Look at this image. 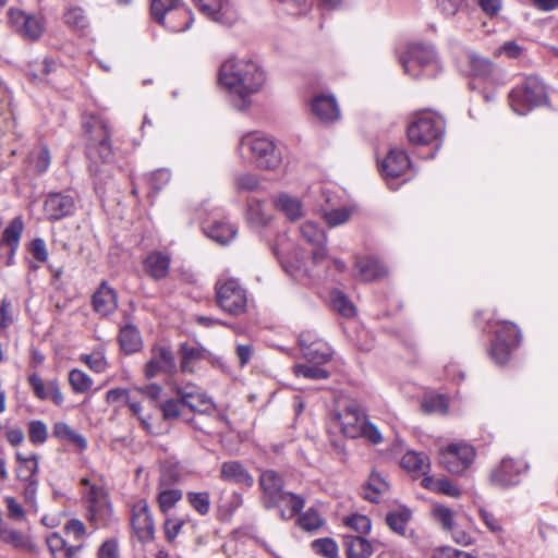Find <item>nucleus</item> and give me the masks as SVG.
Listing matches in <instances>:
<instances>
[{"label":"nucleus","instance_id":"393cba45","mask_svg":"<svg viewBox=\"0 0 558 558\" xmlns=\"http://www.w3.org/2000/svg\"><path fill=\"white\" fill-rule=\"evenodd\" d=\"M28 383L33 388L35 396L39 400L44 401L50 399L56 405L63 404L64 398L60 390L58 380L53 379L45 384L39 375L32 374L28 377Z\"/></svg>","mask_w":558,"mask_h":558},{"label":"nucleus","instance_id":"9b49d317","mask_svg":"<svg viewBox=\"0 0 558 558\" xmlns=\"http://www.w3.org/2000/svg\"><path fill=\"white\" fill-rule=\"evenodd\" d=\"M216 299L219 307L231 315L242 314L246 308V292L235 279L218 281Z\"/></svg>","mask_w":558,"mask_h":558},{"label":"nucleus","instance_id":"c85d7f7f","mask_svg":"<svg viewBox=\"0 0 558 558\" xmlns=\"http://www.w3.org/2000/svg\"><path fill=\"white\" fill-rule=\"evenodd\" d=\"M0 541L11 545L15 549L35 553L36 546L28 536L20 531L4 526L0 531Z\"/></svg>","mask_w":558,"mask_h":558},{"label":"nucleus","instance_id":"4be33fe9","mask_svg":"<svg viewBox=\"0 0 558 558\" xmlns=\"http://www.w3.org/2000/svg\"><path fill=\"white\" fill-rule=\"evenodd\" d=\"M311 109L313 114L325 123L336 121L340 117L337 100L331 94L315 95L311 102Z\"/></svg>","mask_w":558,"mask_h":558},{"label":"nucleus","instance_id":"c03bdc74","mask_svg":"<svg viewBox=\"0 0 558 558\" xmlns=\"http://www.w3.org/2000/svg\"><path fill=\"white\" fill-rule=\"evenodd\" d=\"M277 206L287 215L291 220L299 219L302 215L301 202L288 194H280L276 201Z\"/></svg>","mask_w":558,"mask_h":558},{"label":"nucleus","instance_id":"bf43d9fd","mask_svg":"<svg viewBox=\"0 0 558 558\" xmlns=\"http://www.w3.org/2000/svg\"><path fill=\"white\" fill-rule=\"evenodd\" d=\"M388 488V484L380 478L379 475L372 474L366 492L364 494V498L371 501H376L377 496Z\"/></svg>","mask_w":558,"mask_h":558},{"label":"nucleus","instance_id":"412c9836","mask_svg":"<svg viewBox=\"0 0 558 558\" xmlns=\"http://www.w3.org/2000/svg\"><path fill=\"white\" fill-rule=\"evenodd\" d=\"M175 392L180 402L193 412H205L214 407L211 400L192 384L177 387Z\"/></svg>","mask_w":558,"mask_h":558},{"label":"nucleus","instance_id":"7ed1b4c3","mask_svg":"<svg viewBox=\"0 0 558 558\" xmlns=\"http://www.w3.org/2000/svg\"><path fill=\"white\" fill-rule=\"evenodd\" d=\"M239 147L247 150L252 161L263 170H276L282 162V148L269 136L247 133L242 136Z\"/></svg>","mask_w":558,"mask_h":558},{"label":"nucleus","instance_id":"2f4dec72","mask_svg":"<svg viewBox=\"0 0 558 558\" xmlns=\"http://www.w3.org/2000/svg\"><path fill=\"white\" fill-rule=\"evenodd\" d=\"M46 543L52 558H74L81 548V546H68L58 533H51L47 536Z\"/></svg>","mask_w":558,"mask_h":558},{"label":"nucleus","instance_id":"09e8293b","mask_svg":"<svg viewBox=\"0 0 558 558\" xmlns=\"http://www.w3.org/2000/svg\"><path fill=\"white\" fill-rule=\"evenodd\" d=\"M354 211V207L336 208L325 211L323 214V218L330 228H333L345 223L351 218Z\"/></svg>","mask_w":558,"mask_h":558},{"label":"nucleus","instance_id":"052dcab7","mask_svg":"<svg viewBox=\"0 0 558 558\" xmlns=\"http://www.w3.org/2000/svg\"><path fill=\"white\" fill-rule=\"evenodd\" d=\"M471 71L474 76L486 78L495 72V66L488 59L473 58L471 60Z\"/></svg>","mask_w":558,"mask_h":558},{"label":"nucleus","instance_id":"864d4df0","mask_svg":"<svg viewBox=\"0 0 558 558\" xmlns=\"http://www.w3.org/2000/svg\"><path fill=\"white\" fill-rule=\"evenodd\" d=\"M421 409L425 413H446L448 410V402L442 395L426 396L421 402Z\"/></svg>","mask_w":558,"mask_h":558},{"label":"nucleus","instance_id":"69168bd1","mask_svg":"<svg viewBox=\"0 0 558 558\" xmlns=\"http://www.w3.org/2000/svg\"><path fill=\"white\" fill-rule=\"evenodd\" d=\"M185 521L181 518H167L163 523L165 536L168 543H173L180 534Z\"/></svg>","mask_w":558,"mask_h":558},{"label":"nucleus","instance_id":"5701e85b","mask_svg":"<svg viewBox=\"0 0 558 558\" xmlns=\"http://www.w3.org/2000/svg\"><path fill=\"white\" fill-rule=\"evenodd\" d=\"M219 477L223 482L244 487H252L254 484V478L242 462L236 460L223 462L220 468Z\"/></svg>","mask_w":558,"mask_h":558},{"label":"nucleus","instance_id":"a211bd4d","mask_svg":"<svg viewBox=\"0 0 558 558\" xmlns=\"http://www.w3.org/2000/svg\"><path fill=\"white\" fill-rule=\"evenodd\" d=\"M198 10L211 21L230 26L235 21L229 3L225 0H193Z\"/></svg>","mask_w":558,"mask_h":558},{"label":"nucleus","instance_id":"49530a36","mask_svg":"<svg viewBox=\"0 0 558 558\" xmlns=\"http://www.w3.org/2000/svg\"><path fill=\"white\" fill-rule=\"evenodd\" d=\"M69 384L76 393H85L93 386V379L83 371L74 368L69 373Z\"/></svg>","mask_w":558,"mask_h":558},{"label":"nucleus","instance_id":"cd10ccee","mask_svg":"<svg viewBox=\"0 0 558 558\" xmlns=\"http://www.w3.org/2000/svg\"><path fill=\"white\" fill-rule=\"evenodd\" d=\"M355 267L359 270V277L363 281H375L387 276V268L376 258H360Z\"/></svg>","mask_w":558,"mask_h":558},{"label":"nucleus","instance_id":"dca6fc26","mask_svg":"<svg viewBox=\"0 0 558 558\" xmlns=\"http://www.w3.org/2000/svg\"><path fill=\"white\" fill-rule=\"evenodd\" d=\"M8 14L11 26L24 38L37 40L41 36L44 26L37 16L17 9H10Z\"/></svg>","mask_w":558,"mask_h":558},{"label":"nucleus","instance_id":"8fccbe9b","mask_svg":"<svg viewBox=\"0 0 558 558\" xmlns=\"http://www.w3.org/2000/svg\"><path fill=\"white\" fill-rule=\"evenodd\" d=\"M182 492L177 488H167L158 493L157 501L162 513H167L175 504L182 499Z\"/></svg>","mask_w":558,"mask_h":558},{"label":"nucleus","instance_id":"39448f33","mask_svg":"<svg viewBox=\"0 0 558 558\" xmlns=\"http://www.w3.org/2000/svg\"><path fill=\"white\" fill-rule=\"evenodd\" d=\"M150 14L171 32H185L194 22L192 11L181 0H151Z\"/></svg>","mask_w":558,"mask_h":558},{"label":"nucleus","instance_id":"2eb2a0df","mask_svg":"<svg viewBox=\"0 0 558 558\" xmlns=\"http://www.w3.org/2000/svg\"><path fill=\"white\" fill-rule=\"evenodd\" d=\"M504 331H511L513 337L502 338V332H497L489 350L492 359L500 365L509 360L511 350L520 344L522 338L520 329L514 324H506Z\"/></svg>","mask_w":558,"mask_h":558},{"label":"nucleus","instance_id":"de8ad7c7","mask_svg":"<svg viewBox=\"0 0 558 558\" xmlns=\"http://www.w3.org/2000/svg\"><path fill=\"white\" fill-rule=\"evenodd\" d=\"M81 361L96 373H104L108 368L105 351L101 348L94 350L90 354H82Z\"/></svg>","mask_w":558,"mask_h":558},{"label":"nucleus","instance_id":"603ef678","mask_svg":"<svg viewBox=\"0 0 558 558\" xmlns=\"http://www.w3.org/2000/svg\"><path fill=\"white\" fill-rule=\"evenodd\" d=\"M191 507L201 515H206L210 509V497L207 492H189L186 495Z\"/></svg>","mask_w":558,"mask_h":558},{"label":"nucleus","instance_id":"7c9ffc66","mask_svg":"<svg viewBox=\"0 0 558 558\" xmlns=\"http://www.w3.org/2000/svg\"><path fill=\"white\" fill-rule=\"evenodd\" d=\"M422 485L435 493H439L449 497L458 498L461 496V489L446 477L425 476Z\"/></svg>","mask_w":558,"mask_h":558},{"label":"nucleus","instance_id":"473e14b6","mask_svg":"<svg viewBox=\"0 0 558 558\" xmlns=\"http://www.w3.org/2000/svg\"><path fill=\"white\" fill-rule=\"evenodd\" d=\"M305 505V500L300 495L286 492L280 497V517L282 520H290L296 515Z\"/></svg>","mask_w":558,"mask_h":558},{"label":"nucleus","instance_id":"20e7f679","mask_svg":"<svg viewBox=\"0 0 558 558\" xmlns=\"http://www.w3.org/2000/svg\"><path fill=\"white\" fill-rule=\"evenodd\" d=\"M445 134L444 120L430 112H424L408 126V137L413 144L430 146L432 151L427 155L433 158L442 144Z\"/></svg>","mask_w":558,"mask_h":558},{"label":"nucleus","instance_id":"f3484780","mask_svg":"<svg viewBox=\"0 0 558 558\" xmlns=\"http://www.w3.org/2000/svg\"><path fill=\"white\" fill-rule=\"evenodd\" d=\"M175 361L172 351L167 347H157L151 350V356L145 364V377L150 379L161 373H172Z\"/></svg>","mask_w":558,"mask_h":558},{"label":"nucleus","instance_id":"423d86ee","mask_svg":"<svg viewBox=\"0 0 558 558\" xmlns=\"http://www.w3.org/2000/svg\"><path fill=\"white\" fill-rule=\"evenodd\" d=\"M399 61L404 73L413 77H434L440 69L434 47L422 43L409 45Z\"/></svg>","mask_w":558,"mask_h":558},{"label":"nucleus","instance_id":"0e129e2a","mask_svg":"<svg viewBox=\"0 0 558 558\" xmlns=\"http://www.w3.org/2000/svg\"><path fill=\"white\" fill-rule=\"evenodd\" d=\"M47 426L41 421H32L28 424V438L33 444H44L47 439Z\"/></svg>","mask_w":558,"mask_h":558},{"label":"nucleus","instance_id":"ea45409f","mask_svg":"<svg viewBox=\"0 0 558 558\" xmlns=\"http://www.w3.org/2000/svg\"><path fill=\"white\" fill-rule=\"evenodd\" d=\"M180 355H181L180 367H181L182 372L192 373L193 372L192 363L195 361L202 360L204 357V352H203V349L199 347L183 343L180 347Z\"/></svg>","mask_w":558,"mask_h":558},{"label":"nucleus","instance_id":"680f3d73","mask_svg":"<svg viewBox=\"0 0 558 558\" xmlns=\"http://www.w3.org/2000/svg\"><path fill=\"white\" fill-rule=\"evenodd\" d=\"M433 514L446 531H453V512L450 508L437 505L433 508Z\"/></svg>","mask_w":558,"mask_h":558},{"label":"nucleus","instance_id":"b1692460","mask_svg":"<svg viewBox=\"0 0 558 558\" xmlns=\"http://www.w3.org/2000/svg\"><path fill=\"white\" fill-rule=\"evenodd\" d=\"M381 174H403L408 170H415L408 154L400 148H391L379 163Z\"/></svg>","mask_w":558,"mask_h":558},{"label":"nucleus","instance_id":"4468645a","mask_svg":"<svg viewBox=\"0 0 558 558\" xmlns=\"http://www.w3.org/2000/svg\"><path fill=\"white\" fill-rule=\"evenodd\" d=\"M299 345L304 359L317 365L331 359V350L326 342L318 339L312 331H303L299 336Z\"/></svg>","mask_w":558,"mask_h":558},{"label":"nucleus","instance_id":"774afa93","mask_svg":"<svg viewBox=\"0 0 558 558\" xmlns=\"http://www.w3.org/2000/svg\"><path fill=\"white\" fill-rule=\"evenodd\" d=\"M98 558H120L119 545L116 539H107L98 550Z\"/></svg>","mask_w":558,"mask_h":558},{"label":"nucleus","instance_id":"a19ab883","mask_svg":"<svg viewBox=\"0 0 558 558\" xmlns=\"http://www.w3.org/2000/svg\"><path fill=\"white\" fill-rule=\"evenodd\" d=\"M300 232L303 239L311 245L327 243V234L323 229L318 227L317 223L313 221H306L302 223L300 227Z\"/></svg>","mask_w":558,"mask_h":558},{"label":"nucleus","instance_id":"a878e982","mask_svg":"<svg viewBox=\"0 0 558 558\" xmlns=\"http://www.w3.org/2000/svg\"><path fill=\"white\" fill-rule=\"evenodd\" d=\"M92 304L96 313L108 316L118 307L117 293L106 281H102L93 294Z\"/></svg>","mask_w":558,"mask_h":558},{"label":"nucleus","instance_id":"58836bf2","mask_svg":"<svg viewBox=\"0 0 558 558\" xmlns=\"http://www.w3.org/2000/svg\"><path fill=\"white\" fill-rule=\"evenodd\" d=\"M23 229L24 223L22 218L16 217L9 223V226L3 231L2 241L10 246V248L12 250V254H15Z\"/></svg>","mask_w":558,"mask_h":558},{"label":"nucleus","instance_id":"e433bc0d","mask_svg":"<svg viewBox=\"0 0 558 558\" xmlns=\"http://www.w3.org/2000/svg\"><path fill=\"white\" fill-rule=\"evenodd\" d=\"M16 460L19 466L16 469V475L21 481L33 482V477L38 471V461L35 454L31 457H23L21 452H16Z\"/></svg>","mask_w":558,"mask_h":558},{"label":"nucleus","instance_id":"9d476101","mask_svg":"<svg viewBox=\"0 0 558 558\" xmlns=\"http://www.w3.org/2000/svg\"><path fill=\"white\" fill-rule=\"evenodd\" d=\"M83 498L87 508V520L95 529L107 525L112 517V507L106 489L90 485Z\"/></svg>","mask_w":558,"mask_h":558},{"label":"nucleus","instance_id":"6e6d98bb","mask_svg":"<svg viewBox=\"0 0 558 558\" xmlns=\"http://www.w3.org/2000/svg\"><path fill=\"white\" fill-rule=\"evenodd\" d=\"M294 374L296 376H302L307 379H327L329 377V372L325 368L315 365H305L299 364L294 366Z\"/></svg>","mask_w":558,"mask_h":558},{"label":"nucleus","instance_id":"72a5a7b5","mask_svg":"<svg viewBox=\"0 0 558 558\" xmlns=\"http://www.w3.org/2000/svg\"><path fill=\"white\" fill-rule=\"evenodd\" d=\"M348 558H369L373 555L371 543L363 536H347L344 542Z\"/></svg>","mask_w":558,"mask_h":558},{"label":"nucleus","instance_id":"4c0bfd02","mask_svg":"<svg viewBox=\"0 0 558 558\" xmlns=\"http://www.w3.org/2000/svg\"><path fill=\"white\" fill-rule=\"evenodd\" d=\"M53 436L76 445L80 449H85L87 446L86 439L72 429L66 423L58 422L53 425Z\"/></svg>","mask_w":558,"mask_h":558},{"label":"nucleus","instance_id":"338daca9","mask_svg":"<svg viewBox=\"0 0 558 558\" xmlns=\"http://www.w3.org/2000/svg\"><path fill=\"white\" fill-rule=\"evenodd\" d=\"M478 514L481 520L487 526V529L494 534H501L504 532L500 520L490 511L480 508Z\"/></svg>","mask_w":558,"mask_h":558},{"label":"nucleus","instance_id":"c756f323","mask_svg":"<svg viewBox=\"0 0 558 558\" xmlns=\"http://www.w3.org/2000/svg\"><path fill=\"white\" fill-rule=\"evenodd\" d=\"M118 341L125 354L135 353L142 348L140 331L133 325H126L120 329Z\"/></svg>","mask_w":558,"mask_h":558},{"label":"nucleus","instance_id":"0eeeda50","mask_svg":"<svg viewBox=\"0 0 558 558\" xmlns=\"http://www.w3.org/2000/svg\"><path fill=\"white\" fill-rule=\"evenodd\" d=\"M547 94L544 84L536 76L526 77L509 93V105L519 116H525L534 108L545 105Z\"/></svg>","mask_w":558,"mask_h":558},{"label":"nucleus","instance_id":"f8f14e48","mask_svg":"<svg viewBox=\"0 0 558 558\" xmlns=\"http://www.w3.org/2000/svg\"><path fill=\"white\" fill-rule=\"evenodd\" d=\"M131 524L141 543L155 538V523L146 500H140L132 507Z\"/></svg>","mask_w":558,"mask_h":558},{"label":"nucleus","instance_id":"6ab92c4d","mask_svg":"<svg viewBox=\"0 0 558 558\" xmlns=\"http://www.w3.org/2000/svg\"><path fill=\"white\" fill-rule=\"evenodd\" d=\"M75 210L73 197L62 193L48 194L44 203V211L48 220L57 221L71 216Z\"/></svg>","mask_w":558,"mask_h":558},{"label":"nucleus","instance_id":"6e6552de","mask_svg":"<svg viewBox=\"0 0 558 558\" xmlns=\"http://www.w3.org/2000/svg\"><path fill=\"white\" fill-rule=\"evenodd\" d=\"M366 418L364 410L354 401L330 415L329 432L338 430L347 438L361 436L362 425Z\"/></svg>","mask_w":558,"mask_h":558},{"label":"nucleus","instance_id":"79ce46f5","mask_svg":"<svg viewBox=\"0 0 558 558\" xmlns=\"http://www.w3.org/2000/svg\"><path fill=\"white\" fill-rule=\"evenodd\" d=\"M28 163L32 170L39 173L48 170L50 165V153L46 146L34 148L28 155Z\"/></svg>","mask_w":558,"mask_h":558},{"label":"nucleus","instance_id":"e2e57ef3","mask_svg":"<svg viewBox=\"0 0 558 558\" xmlns=\"http://www.w3.org/2000/svg\"><path fill=\"white\" fill-rule=\"evenodd\" d=\"M345 523L348 526L357 532L361 536L369 533L372 527V522L368 517L363 514H353L345 519Z\"/></svg>","mask_w":558,"mask_h":558},{"label":"nucleus","instance_id":"a18cd8bd","mask_svg":"<svg viewBox=\"0 0 558 558\" xmlns=\"http://www.w3.org/2000/svg\"><path fill=\"white\" fill-rule=\"evenodd\" d=\"M207 234L216 242L226 244L234 238L235 230L231 225L215 222L208 228Z\"/></svg>","mask_w":558,"mask_h":558},{"label":"nucleus","instance_id":"f257e3e1","mask_svg":"<svg viewBox=\"0 0 558 558\" xmlns=\"http://www.w3.org/2000/svg\"><path fill=\"white\" fill-rule=\"evenodd\" d=\"M218 80L228 92L232 107L245 111L252 105L251 96L263 88L266 76L256 62L232 58L221 64Z\"/></svg>","mask_w":558,"mask_h":558},{"label":"nucleus","instance_id":"37998d69","mask_svg":"<svg viewBox=\"0 0 558 558\" xmlns=\"http://www.w3.org/2000/svg\"><path fill=\"white\" fill-rule=\"evenodd\" d=\"M58 62L50 58H45L41 62L36 63V68L33 69V65H29L27 70V76L34 83L44 81L47 75L52 72H56L58 69Z\"/></svg>","mask_w":558,"mask_h":558},{"label":"nucleus","instance_id":"ddd939ff","mask_svg":"<svg viewBox=\"0 0 558 558\" xmlns=\"http://www.w3.org/2000/svg\"><path fill=\"white\" fill-rule=\"evenodd\" d=\"M259 486L263 506L266 509L280 507V497L286 493L281 475L274 470H265L260 473Z\"/></svg>","mask_w":558,"mask_h":558},{"label":"nucleus","instance_id":"4d7b16f0","mask_svg":"<svg viewBox=\"0 0 558 558\" xmlns=\"http://www.w3.org/2000/svg\"><path fill=\"white\" fill-rule=\"evenodd\" d=\"M312 548L326 558H336L339 551L337 543L329 537L315 539L312 543Z\"/></svg>","mask_w":558,"mask_h":558},{"label":"nucleus","instance_id":"c9c22d12","mask_svg":"<svg viewBox=\"0 0 558 558\" xmlns=\"http://www.w3.org/2000/svg\"><path fill=\"white\" fill-rule=\"evenodd\" d=\"M411 519V511L407 508H398L387 513L386 523L395 533L404 535Z\"/></svg>","mask_w":558,"mask_h":558},{"label":"nucleus","instance_id":"f03ea898","mask_svg":"<svg viewBox=\"0 0 558 558\" xmlns=\"http://www.w3.org/2000/svg\"><path fill=\"white\" fill-rule=\"evenodd\" d=\"M83 126L88 135L87 158L97 163H110L113 160L111 130L108 121L100 116L90 114L84 119Z\"/></svg>","mask_w":558,"mask_h":558},{"label":"nucleus","instance_id":"f704fd0d","mask_svg":"<svg viewBox=\"0 0 558 558\" xmlns=\"http://www.w3.org/2000/svg\"><path fill=\"white\" fill-rule=\"evenodd\" d=\"M401 465L408 471L425 474L429 470V459L423 452L409 451L402 457Z\"/></svg>","mask_w":558,"mask_h":558},{"label":"nucleus","instance_id":"aec40b11","mask_svg":"<svg viewBox=\"0 0 558 558\" xmlns=\"http://www.w3.org/2000/svg\"><path fill=\"white\" fill-rule=\"evenodd\" d=\"M525 466L512 459H504L490 473V483L499 487H509L520 481V475Z\"/></svg>","mask_w":558,"mask_h":558},{"label":"nucleus","instance_id":"5fc2aeb1","mask_svg":"<svg viewBox=\"0 0 558 558\" xmlns=\"http://www.w3.org/2000/svg\"><path fill=\"white\" fill-rule=\"evenodd\" d=\"M332 307L344 317H352L355 314V307L352 302L341 291L331 293Z\"/></svg>","mask_w":558,"mask_h":558},{"label":"nucleus","instance_id":"bb28decb","mask_svg":"<svg viewBox=\"0 0 558 558\" xmlns=\"http://www.w3.org/2000/svg\"><path fill=\"white\" fill-rule=\"evenodd\" d=\"M170 263L169 255L153 251L144 258L143 269L154 280H161L168 276Z\"/></svg>","mask_w":558,"mask_h":558},{"label":"nucleus","instance_id":"3c124183","mask_svg":"<svg viewBox=\"0 0 558 558\" xmlns=\"http://www.w3.org/2000/svg\"><path fill=\"white\" fill-rule=\"evenodd\" d=\"M64 21L70 27L84 31L88 26V19L80 7L69 8L64 13Z\"/></svg>","mask_w":558,"mask_h":558},{"label":"nucleus","instance_id":"13d9d810","mask_svg":"<svg viewBox=\"0 0 558 558\" xmlns=\"http://www.w3.org/2000/svg\"><path fill=\"white\" fill-rule=\"evenodd\" d=\"M298 522L300 527L307 532L316 531L324 524L323 518L318 511L314 509H308L305 513L300 515Z\"/></svg>","mask_w":558,"mask_h":558},{"label":"nucleus","instance_id":"1a4fd4ad","mask_svg":"<svg viewBox=\"0 0 558 558\" xmlns=\"http://www.w3.org/2000/svg\"><path fill=\"white\" fill-rule=\"evenodd\" d=\"M475 449L465 442H452L439 448L438 461L451 474L464 473L474 462Z\"/></svg>","mask_w":558,"mask_h":558}]
</instances>
